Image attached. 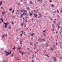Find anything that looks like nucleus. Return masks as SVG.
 <instances>
[{
    "label": "nucleus",
    "mask_w": 62,
    "mask_h": 62,
    "mask_svg": "<svg viewBox=\"0 0 62 62\" xmlns=\"http://www.w3.org/2000/svg\"><path fill=\"white\" fill-rule=\"evenodd\" d=\"M57 12H58V13H59V11H58V10L57 9Z\"/></svg>",
    "instance_id": "nucleus-14"
},
{
    "label": "nucleus",
    "mask_w": 62,
    "mask_h": 62,
    "mask_svg": "<svg viewBox=\"0 0 62 62\" xmlns=\"http://www.w3.org/2000/svg\"><path fill=\"white\" fill-rule=\"evenodd\" d=\"M2 23V22L1 21H0V23Z\"/></svg>",
    "instance_id": "nucleus-49"
},
{
    "label": "nucleus",
    "mask_w": 62,
    "mask_h": 62,
    "mask_svg": "<svg viewBox=\"0 0 62 62\" xmlns=\"http://www.w3.org/2000/svg\"><path fill=\"white\" fill-rule=\"evenodd\" d=\"M6 12L5 11L3 12H2V15H4V13H6Z\"/></svg>",
    "instance_id": "nucleus-5"
},
{
    "label": "nucleus",
    "mask_w": 62,
    "mask_h": 62,
    "mask_svg": "<svg viewBox=\"0 0 62 62\" xmlns=\"http://www.w3.org/2000/svg\"><path fill=\"white\" fill-rule=\"evenodd\" d=\"M53 58L54 59L55 62H56V58L55 57H54Z\"/></svg>",
    "instance_id": "nucleus-3"
},
{
    "label": "nucleus",
    "mask_w": 62,
    "mask_h": 62,
    "mask_svg": "<svg viewBox=\"0 0 62 62\" xmlns=\"http://www.w3.org/2000/svg\"><path fill=\"white\" fill-rule=\"evenodd\" d=\"M60 59H62V57H61Z\"/></svg>",
    "instance_id": "nucleus-60"
},
{
    "label": "nucleus",
    "mask_w": 62,
    "mask_h": 62,
    "mask_svg": "<svg viewBox=\"0 0 62 62\" xmlns=\"http://www.w3.org/2000/svg\"><path fill=\"white\" fill-rule=\"evenodd\" d=\"M23 32V31H21V32Z\"/></svg>",
    "instance_id": "nucleus-61"
},
{
    "label": "nucleus",
    "mask_w": 62,
    "mask_h": 62,
    "mask_svg": "<svg viewBox=\"0 0 62 62\" xmlns=\"http://www.w3.org/2000/svg\"><path fill=\"white\" fill-rule=\"evenodd\" d=\"M32 57H33L34 58L35 57L34 56V55H32Z\"/></svg>",
    "instance_id": "nucleus-29"
},
{
    "label": "nucleus",
    "mask_w": 62,
    "mask_h": 62,
    "mask_svg": "<svg viewBox=\"0 0 62 62\" xmlns=\"http://www.w3.org/2000/svg\"><path fill=\"white\" fill-rule=\"evenodd\" d=\"M53 47H54H54H55V46H53Z\"/></svg>",
    "instance_id": "nucleus-57"
},
{
    "label": "nucleus",
    "mask_w": 62,
    "mask_h": 62,
    "mask_svg": "<svg viewBox=\"0 0 62 62\" xmlns=\"http://www.w3.org/2000/svg\"><path fill=\"white\" fill-rule=\"evenodd\" d=\"M34 46L35 47V48H36V47H37V46Z\"/></svg>",
    "instance_id": "nucleus-50"
},
{
    "label": "nucleus",
    "mask_w": 62,
    "mask_h": 62,
    "mask_svg": "<svg viewBox=\"0 0 62 62\" xmlns=\"http://www.w3.org/2000/svg\"><path fill=\"white\" fill-rule=\"evenodd\" d=\"M12 24H14V23H13V22H12Z\"/></svg>",
    "instance_id": "nucleus-55"
},
{
    "label": "nucleus",
    "mask_w": 62,
    "mask_h": 62,
    "mask_svg": "<svg viewBox=\"0 0 62 62\" xmlns=\"http://www.w3.org/2000/svg\"><path fill=\"white\" fill-rule=\"evenodd\" d=\"M46 31V30H45L44 31H43V33H45V32Z\"/></svg>",
    "instance_id": "nucleus-26"
},
{
    "label": "nucleus",
    "mask_w": 62,
    "mask_h": 62,
    "mask_svg": "<svg viewBox=\"0 0 62 62\" xmlns=\"http://www.w3.org/2000/svg\"><path fill=\"white\" fill-rule=\"evenodd\" d=\"M53 49H54L53 48H51V50H53Z\"/></svg>",
    "instance_id": "nucleus-33"
},
{
    "label": "nucleus",
    "mask_w": 62,
    "mask_h": 62,
    "mask_svg": "<svg viewBox=\"0 0 62 62\" xmlns=\"http://www.w3.org/2000/svg\"><path fill=\"white\" fill-rule=\"evenodd\" d=\"M20 44H22V42H20Z\"/></svg>",
    "instance_id": "nucleus-53"
},
{
    "label": "nucleus",
    "mask_w": 62,
    "mask_h": 62,
    "mask_svg": "<svg viewBox=\"0 0 62 62\" xmlns=\"http://www.w3.org/2000/svg\"><path fill=\"white\" fill-rule=\"evenodd\" d=\"M11 53V51H10V53H10H10Z\"/></svg>",
    "instance_id": "nucleus-58"
},
{
    "label": "nucleus",
    "mask_w": 62,
    "mask_h": 62,
    "mask_svg": "<svg viewBox=\"0 0 62 62\" xmlns=\"http://www.w3.org/2000/svg\"><path fill=\"white\" fill-rule=\"evenodd\" d=\"M21 12H23V10H21Z\"/></svg>",
    "instance_id": "nucleus-41"
},
{
    "label": "nucleus",
    "mask_w": 62,
    "mask_h": 62,
    "mask_svg": "<svg viewBox=\"0 0 62 62\" xmlns=\"http://www.w3.org/2000/svg\"><path fill=\"white\" fill-rule=\"evenodd\" d=\"M16 39H17V40H18V39H19V38H16Z\"/></svg>",
    "instance_id": "nucleus-37"
},
{
    "label": "nucleus",
    "mask_w": 62,
    "mask_h": 62,
    "mask_svg": "<svg viewBox=\"0 0 62 62\" xmlns=\"http://www.w3.org/2000/svg\"><path fill=\"white\" fill-rule=\"evenodd\" d=\"M56 45H57V43H56Z\"/></svg>",
    "instance_id": "nucleus-63"
},
{
    "label": "nucleus",
    "mask_w": 62,
    "mask_h": 62,
    "mask_svg": "<svg viewBox=\"0 0 62 62\" xmlns=\"http://www.w3.org/2000/svg\"><path fill=\"white\" fill-rule=\"evenodd\" d=\"M0 20H1L2 21V22L3 23V19H1Z\"/></svg>",
    "instance_id": "nucleus-18"
},
{
    "label": "nucleus",
    "mask_w": 62,
    "mask_h": 62,
    "mask_svg": "<svg viewBox=\"0 0 62 62\" xmlns=\"http://www.w3.org/2000/svg\"><path fill=\"white\" fill-rule=\"evenodd\" d=\"M4 24L5 25H7V24H8V23H4Z\"/></svg>",
    "instance_id": "nucleus-15"
},
{
    "label": "nucleus",
    "mask_w": 62,
    "mask_h": 62,
    "mask_svg": "<svg viewBox=\"0 0 62 62\" xmlns=\"http://www.w3.org/2000/svg\"><path fill=\"white\" fill-rule=\"evenodd\" d=\"M30 43L31 45H32V44H31V42H30Z\"/></svg>",
    "instance_id": "nucleus-51"
},
{
    "label": "nucleus",
    "mask_w": 62,
    "mask_h": 62,
    "mask_svg": "<svg viewBox=\"0 0 62 62\" xmlns=\"http://www.w3.org/2000/svg\"><path fill=\"white\" fill-rule=\"evenodd\" d=\"M4 62H7L6 60L4 61Z\"/></svg>",
    "instance_id": "nucleus-48"
},
{
    "label": "nucleus",
    "mask_w": 62,
    "mask_h": 62,
    "mask_svg": "<svg viewBox=\"0 0 62 62\" xmlns=\"http://www.w3.org/2000/svg\"><path fill=\"white\" fill-rule=\"evenodd\" d=\"M46 45V47H48V44H45V45Z\"/></svg>",
    "instance_id": "nucleus-17"
},
{
    "label": "nucleus",
    "mask_w": 62,
    "mask_h": 62,
    "mask_svg": "<svg viewBox=\"0 0 62 62\" xmlns=\"http://www.w3.org/2000/svg\"><path fill=\"white\" fill-rule=\"evenodd\" d=\"M13 50H15V49H16V48H13Z\"/></svg>",
    "instance_id": "nucleus-30"
},
{
    "label": "nucleus",
    "mask_w": 62,
    "mask_h": 62,
    "mask_svg": "<svg viewBox=\"0 0 62 62\" xmlns=\"http://www.w3.org/2000/svg\"><path fill=\"white\" fill-rule=\"evenodd\" d=\"M32 62H34V60H32Z\"/></svg>",
    "instance_id": "nucleus-45"
},
{
    "label": "nucleus",
    "mask_w": 62,
    "mask_h": 62,
    "mask_svg": "<svg viewBox=\"0 0 62 62\" xmlns=\"http://www.w3.org/2000/svg\"><path fill=\"white\" fill-rule=\"evenodd\" d=\"M6 55L7 56V55H8L9 54H10V53H9V52H6Z\"/></svg>",
    "instance_id": "nucleus-1"
},
{
    "label": "nucleus",
    "mask_w": 62,
    "mask_h": 62,
    "mask_svg": "<svg viewBox=\"0 0 62 62\" xmlns=\"http://www.w3.org/2000/svg\"><path fill=\"white\" fill-rule=\"evenodd\" d=\"M24 14V13L23 14H22L21 15V17H23V16Z\"/></svg>",
    "instance_id": "nucleus-9"
},
{
    "label": "nucleus",
    "mask_w": 62,
    "mask_h": 62,
    "mask_svg": "<svg viewBox=\"0 0 62 62\" xmlns=\"http://www.w3.org/2000/svg\"><path fill=\"white\" fill-rule=\"evenodd\" d=\"M7 25H6L5 26V28H7Z\"/></svg>",
    "instance_id": "nucleus-31"
},
{
    "label": "nucleus",
    "mask_w": 62,
    "mask_h": 62,
    "mask_svg": "<svg viewBox=\"0 0 62 62\" xmlns=\"http://www.w3.org/2000/svg\"><path fill=\"white\" fill-rule=\"evenodd\" d=\"M9 10H10L11 11V10H12V9H11L10 8V9H9Z\"/></svg>",
    "instance_id": "nucleus-38"
},
{
    "label": "nucleus",
    "mask_w": 62,
    "mask_h": 62,
    "mask_svg": "<svg viewBox=\"0 0 62 62\" xmlns=\"http://www.w3.org/2000/svg\"><path fill=\"white\" fill-rule=\"evenodd\" d=\"M38 15L40 16V17H41V14L39 12H38Z\"/></svg>",
    "instance_id": "nucleus-4"
},
{
    "label": "nucleus",
    "mask_w": 62,
    "mask_h": 62,
    "mask_svg": "<svg viewBox=\"0 0 62 62\" xmlns=\"http://www.w3.org/2000/svg\"><path fill=\"white\" fill-rule=\"evenodd\" d=\"M42 40L43 41H45V39H43Z\"/></svg>",
    "instance_id": "nucleus-24"
},
{
    "label": "nucleus",
    "mask_w": 62,
    "mask_h": 62,
    "mask_svg": "<svg viewBox=\"0 0 62 62\" xmlns=\"http://www.w3.org/2000/svg\"><path fill=\"white\" fill-rule=\"evenodd\" d=\"M13 56V54H11V56Z\"/></svg>",
    "instance_id": "nucleus-40"
},
{
    "label": "nucleus",
    "mask_w": 62,
    "mask_h": 62,
    "mask_svg": "<svg viewBox=\"0 0 62 62\" xmlns=\"http://www.w3.org/2000/svg\"><path fill=\"white\" fill-rule=\"evenodd\" d=\"M42 1L40 0V2H42Z\"/></svg>",
    "instance_id": "nucleus-52"
},
{
    "label": "nucleus",
    "mask_w": 62,
    "mask_h": 62,
    "mask_svg": "<svg viewBox=\"0 0 62 62\" xmlns=\"http://www.w3.org/2000/svg\"><path fill=\"white\" fill-rule=\"evenodd\" d=\"M24 27H26V25H25L24 26Z\"/></svg>",
    "instance_id": "nucleus-54"
},
{
    "label": "nucleus",
    "mask_w": 62,
    "mask_h": 62,
    "mask_svg": "<svg viewBox=\"0 0 62 62\" xmlns=\"http://www.w3.org/2000/svg\"><path fill=\"white\" fill-rule=\"evenodd\" d=\"M24 14L25 15H26V14H24Z\"/></svg>",
    "instance_id": "nucleus-56"
},
{
    "label": "nucleus",
    "mask_w": 62,
    "mask_h": 62,
    "mask_svg": "<svg viewBox=\"0 0 62 62\" xmlns=\"http://www.w3.org/2000/svg\"><path fill=\"white\" fill-rule=\"evenodd\" d=\"M37 52H36V51L35 52V54H37Z\"/></svg>",
    "instance_id": "nucleus-34"
},
{
    "label": "nucleus",
    "mask_w": 62,
    "mask_h": 62,
    "mask_svg": "<svg viewBox=\"0 0 62 62\" xmlns=\"http://www.w3.org/2000/svg\"><path fill=\"white\" fill-rule=\"evenodd\" d=\"M21 48H21V47H19V48H17V49H21Z\"/></svg>",
    "instance_id": "nucleus-23"
},
{
    "label": "nucleus",
    "mask_w": 62,
    "mask_h": 62,
    "mask_svg": "<svg viewBox=\"0 0 62 62\" xmlns=\"http://www.w3.org/2000/svg\"><path fill=\"white\" fill-rule=\"evenodd\" d=\"M21 26H23V23L21 24Z\"/></svg>",
    "instance_id": "nucleus-28"
},
{
    "label": "nucleus",
    "mask_w": 62,
    "mask_h": 62,
    "mask_svg": "<svg viewBox=\"0 0 62 62\" xmlns=\"http://www.w3.org/2000/svg\"><path fill=\"white\" fill-rule=\"evenodd\" d=\"M34 34H35L34 33H33L32 34H31V36H33V35H34Z\"/></svg>",
    "instance_id": "nucleus-10"
},
{
    "label": "nucleus",
    "mask_w": 62,
    "mask_h": 62,
    "mask_svg": "<svg viewBox=\"0 0 62 62\" xmlns=\"http://www.w3.org/2000/svg\"><path fill=\"white\" fill-rule=\"evenodd\" d=\"M46 56H47V57H49V56L48 55H46Z\"/></svg>",
    "instance_id": "nucleus-44"
},
{
    "label": "nucleus",
    "mask_w": 62,
    "mask_h": 62,
    "mask_svg": "<svg viewBox=\"0 0 62 62\" xmlns=\"http://www.w3.org/2000/svg\"><path fill=\"white\" fill-rule=\"evenodd\" d=\"M32 15V13H31L30 14V16H31V15Z\"/></svg>",
    "instance_id": "nucleus-39"
},
{
    "label": "nucleus",
    "mask_w": 62,
    "mask_h": 62,
    "mask_svg": "<svg viewBox=\"0 0 62 62\" xmlns=\"http://www.w3.org/2000/svg\"><path fill=\"white\" fill-rule=\"evenodd\" d=\"M22 54L23 55V52H22Z\"/></svg>",
    "instance_id": "nucleus-32"
},
{
    "label": "nucleus",
    "mask_w": 62,
    "mask_h": 62,
    "mask_svg": "<svg viewBox=\"0 0 62 62\" xmlns=\"http://www.w3.org/2000/svg\"><path fill=\"white\" fill-rule=\"evenodd\" d=\"M4 37H5V35H3L2 36V38H4Z\"/></svg>",
    "instance_id": "nucleus-25"
},
{
    "label": "nucleus",
    "mask_w": 62,
    "mask_h": 62,
    "mask_svg": "<svg viewBox=\"0 0 62 62\" xmlns=\"http://www.w3.org/2000/svg\"><path fill=\"white\" fill-rule=\"evenodd\" d=\"M34 16L35 17H36L38 16V15H36L35 14H34Z\"/></svg>",
    "instance_id": "nucleus-6"
},
{
    "label": "nucleus",
    "mask_w": 62,
    "mask_h": 62,
    "mask_svg": "<svg viewBox=\"0 0 62 62\" xmlns=\"http://www.w3.org/2000/svg\"><path fill=\"white\" fill-rule=\"evenodd\" d=\"M30 4H33V2L31 1H30Z\"/></svg>",
    "instance_id": "nucleus-11"
},
{
    "label": "nucleus",
    "mask_w": 62,
    "mask_h": 62,
    "mask_svg": "<svg viewBox=\"0 0 62 62\" xmlns=\"http://www.w3.org/2000/svg\"><path fill=\"white\" fill-rule=\"evenodd\" d=\"M38 17H39V18H40V16H39Z\"/></svg>",
    "instance_id": "nucleus-62"
},
{
    "label": "nucleus",
    "mask_w": 62,
    "mask_h": 62,
    "mask_svg": "<svg viewBox=\"0 0 62 62\" xmlns=\"http://www.w3.org/2000/svg\"><path fill=\"white\" fill-rule=\"evenodd\" d=\"M49 2L51 3V2H52V0H49Z\"/></svg>",
    "instance_id": "nucleus-19"
},
{
    "label": "nucleus",
    "mask_w": 62,
    "mask_h": 62,
    "mask_svg": "<svg viewBox=\"0 0 62 62\" xmlns=\"http://www.w3.org/2000/svg\"><path fill=\"white\" fill-rule=\"evenodd\" d=\"M23 11H24V12H26V14H27L26 12H27V11L26 10H23Z\"/></svg>",
    "instance_id": "nucleus-8"
},
{
    "label": "nucleus",
    "mask_w": 62,
    "mask_h": 62,
    "mask_svg": "<svg viewBox=\"0 0 62 62\" xmlns=\"http://www.w3.org/2000/svg\"><path fill=\"white\" fill-rule=\"evenodd\" d=\"M60 28V27H59H59H58V28Z\"/></svg>",
    "instance_id": "nucleus-47"
},
{
    "label": "nucleus",
    "mask_w": 62,
    "mask_h": 62,
    "mask_svg": "<svg viewBox=\"0 0 62 62\" xmlns=\"http://www.w3.org/2000/svg\"><path fill=\"white\" fill-rule=\"evenodd\" d=\"M43 34L44 36H46V32H43Z\"/></svg>",
    "instance_id": "nucleus-7"
},
{
    "label": "nucleus",
    "mask_w": 62,
    "mask_h": 62,
    "mask_svg": "<svg viewBox=\"0 0 62 62\" xmlns=\"http://www.w3.org/2000/svg\"><path fill=\"white\" fill-rule=\"evenodd\" d=\"M1 8H3V7H1Z\"/></svg>",
    "instance_id": "nucleus-64"
},
{
    "label": "nucleus",
    "mask_w": 62,
    "mask_h": 62,
    "mask_svg": "<svg viewBox=\"0 0 62 62\" xmlns=\"http://www.w3.org/2000/svg\"><path fill=\"white\" fill-rule=\"evenodd\" d=\"M53 22L55 24L56 23H55V21H54Z\"/></svg>",
    "instance_id": "nucleus-27"
},
{
    "label": "nucleus",
    "mask_w": 62,
    "mask_h": 62,
    "mask_svg": "<svg viewBox=\"0 0 62 62\" xmlns=\"http://www.w3.org/2000/svg\"><path fill=\"white\" fill-rule=\"evenodd\" d=\"M54 12H55V13H56V11H55Z\"/></svg>",
    "instance_id": "nucleus-43"
},
{
    "label": "nucleus",
    "mask_w": 62,
    "mask_h": 62,
    "mask_svg": "<svg viewBox=\"0 0 62 62\" xmlns=\"http://www.w3.org/2000/svg\"><path fill=\"white\" fill-rule=\"evenodd\" d=\"M10 28H11V26H8L9 29Z\"/></svg>",
    "instance_id": "nucleus-16"
},
{
    "label": "nucleus",
    "mask_w": 62,
    "mask_h": 62,
    "mask_svg": "<svg viewBox=\"0 0 62 62\" xmlns=\"http://www.w3.org/2000/svg\"><path fill=\"white\" fill-rule=\"evenodd\" d=\"M30 9V8H29V7H28L27 8V9H28V10H29Z\"/></svg>",
    "instance_id": "nucleus-21"
},
{
    "label": "nucleus",
    "mask_w": 62,
    "mask_h": 62,
    "mask_svg": "<svg viewBox=\"0 0 62 62\" xmlns=\"http://www.w3.org/2000/svg\"><path fill=\"white\" fill-rule=\"evenodd\" d=\"M30 49H29V48H28L27 49V50H29Z\"/></svg>",
    "instance_id": "nucleus-42"
},
{
    "label": "nucleus",
    "mask_w": 62,
    "mask_h": 62,
    "mask_svg": "<svg viewBox=\"0 0 62 62\" xmlns=\"http://www.w3.org/2000/svg\"><path fill=\"white\" fill-rule=\"evenodd\" d=\"M52 26H54V25H54V24H52Z\"/></svg>",
    "instance_id": "nucleus-36"
},
{
    "label": "nucleus",
    "mask_w": 62,
    "mask_h": 62,
    "mask_svg": "<svg viewBox=\"0 0 62 62\" xmlns=\"http://www.w3.org/2000/svg\"><path fill=\"white\" fill-rule=\"evenodd\" d=\"M20 35H21V36H23V34H20Z\"/></svg>",
    "instance_id": "nucleus-46"
},
{
    "label": "nucleus",
    "mask_w": 62,
    "mask_h": 62,
    "mask_svg": "<svg viewBox=\"0 0 62 62\" xmlns=\"http://www.w3.org/2000/svg\"><path fill=\"white\" fill-rule=\"evenodd\" d=\"M51 7H54V5L53 4H52L51 5Z\"/></svg>",
    "instance_id": "nucleus-13"
},
{
    "label": "nucleus",
    "mask_w": 62,
    "mask_h": 62,
    "mask_svg": "<svg viewBox=\"0 0 62 62\" xmlns=\"http://www.w3.org/2000/svg\"><path fill=\"white\" fill-rule=\"evenodd\" d=\"M50 20H51V21H53V19H52V18H50Z\"/></svg>",
    "instance_id": "nucleus-22"
},
{
    "label": "nucleus",
    "mask_w": 62,
    "mask_h": 62,
    "mask_svg": "<svg viewBox=\"0 0 62 62\" xmlns=\"http://www.w3.org/2000/svg\"><path fill=\"white\" fill-rule=\"evenodd\" d=\"M60 12L61 13H62V9H61V10L60 11Z\"/></svg>",
    "instance_id": "nucleus-12"
},
{
    "label": "nucleus",
    "mask_w": 62,
    "mask_h": 62,
    "mask_svg": "<svg viewBox=\"0 0 62 62\" xmlns=\"http://www.w3.org/2000/svg\"><path fill=\"white\" fill-rule=\"evenodd\" d=\"M40 49H39V50H38L37 49L36 50L37 51V52H38V51H39L40 50Z\"/></svg>",
    "instance_id": "nucleus-20"
},
{
    "label": "nucleus",
    "mask_w": 62,
    "mask_h": 62,
    "mask_svg": "<svg viewBox=\"0 0 62 62\" xmlns=\"http://www.w3.org/2000/svg\"><path fill=\"white\" fill-rule=\"evenodd\" d=\"M38 41H39L40 42H41V41H42V39H41L40 38H39L38 39Z\"/></svg>",
    "instance_id": "nucleus-2"
},
{
    "label": "nucleus",
    "mask_w": 62,
    "mask_h": 62,
    "mask_svg": "<svg viewBox=\"0 0 62 62\" xmlns=\"http://www.w3.org/2000/svg\"><path fill=\"white\" fill-rule=\"evenodd\" d=\"M13 12H14V10H13V11L12 12V13H13Z\"/></svg>",
    "instance_id": "nucleus-35"
},
{
    "label": "nucleus",
    "mask_w": 62,
    "mask_h": 62,
    "mask_svg": "<svg viewBox=\"0 0 62 62\" xmlns=\"http://www.w3.org/2000/svg\"><path fill=\"white\" fill-rule=\"evenodd\" d=\"M36 43H37V44L38 43V42H36Z\"/></svg>",
    "instance_id": "nucleus-59"
}]
</instances>
